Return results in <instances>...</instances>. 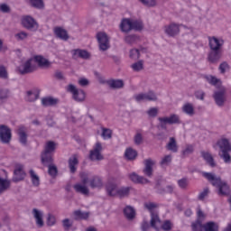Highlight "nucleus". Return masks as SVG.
Returning a JSON list of instances; mask_svg holds the SVG:
<instances>
[{
	"label": "nucleus",
	"instance_id": "nucleus-1",
	"mask_svg": "<svg viewBox=\"0 0 231 231\" xmlns=\"http://www.w3.org/2000/svg\"><path fill=\"white\" fill-rule=\"evenodd\" d=\"M204 79L208 82V84H211V86L219 88L218 90L214 92L213 98L218 107H223L225 106V102H226V88L221 86V79L212 75L205 76Z\"/></svg>",
	"mask_w": 231,
	"mask_h": 231
},
{
	"label": "nucleus",
	"instance_id": "nucleus-2",
	"mask_svg": "<svg viewBox=\"0 0 231 231\" xmlns=\"http://www.w3.org/2000/svg\"><path fill=\"white\" fill-rule=\"evenodd\" d=\"M202 176L210 181L213 187H217L218 189V196H228L230 194V186L226 181L222 180L221 177L216 176L214 173L203 171Z\"/></svg>",
	"mask_w": 231,
	"mask_h": 231
},
{
	"label": "nucleus",
	"instance_id": "nucleus-3",
	"mask_svg": "<svg viewBox=\"0 0 231 231\" xmlns=\"http://www.w3.org/2000/svg\"><path fill=\"white\" fill-rule=\"evenodd\" d=\"M57 148V143L53 141H49L45 144L44 152L42 153V165H48L53 162V152Z\"/></svg>",
	"mask_w": 231,
	"mask_h": 231
},
{
	"label": "nucleus",
	"instance_id": "nucleus-4",
	"mask_svg": "<svg viewBox=\"0 0 231 231\" xmlns=\"http://www.w3.org/2000/svg\"><path fill=\"white\" fill-rule=\"evenodd\" d=\"M217 145L220 149V158L224 160L225 163H231V156H230V151H231V144L230 141L226 138H222L217 141Z\"/></svg>",
	"mask_w": 231,
	"mask_h": 231
},
{
	"label": "nucleus",
	"instance_id": "nucleus-5",
	"mask_svg": "<svg viewBox=\"0 0 231 231\" xmlns=\"http://www.w3.org/2000/svg\"><path fill=\"white\" fill-rule=\"evenodd\" d=\"M157 207L158 205L154 202H144V208H146V210H149V212L151 213V226H152V228H155V230H158V228L162 226V221L160 220L158 214L154 212Z\"/></svg>",
	"mask_w": 231,
	"mask_h": 231
},
{
	"label": "nucleus",
	"instance_id": "nucleus-6",
	"mask_svg": "<svg viewBox=\"0 0 231 231\" xmlns=\"http://www.w3.org/2000/svg\"><path fill=\"white\" fill-rule=\"evenodd\" d=\"M129 190H131L129 187L118 188L116 184L112 182H108L106 184V192L108 196H119V198H125V196H129Z\"/></svg>",
	"mask_w": 231,
	"mask_h": 231
},
{
	"label": "nucleus",
	"instance_id": "nucleus-7",
	"mask_svg": "<svg viewBox=\"0 0 231 231\" xmlns=\"http://www.w3.org/2000/svg\"><path fill=\"white\" fill-rule=\"evenodd\" d=\"M79 176L81 183L75 184L74 189L76 192L83 194V196H88L89 194V188H88V183H89V173L83 171L79 174Z\"/></svg>",
	"mask_w": 231,
	"mask_h": 231
},
{
	"label": "nucleus",
	"instance_id": "nucleus-8",
	"mask_svg": "<svg viewBox=\"0 0 231 231\" xmlns=\"http://www.w3.org/2000/svg\"><path fill=\"white\" fill-rule=\"evenodd\" d=\"M20 75H28L37 71V65H35V60L33 59H29L23 61L16 69Z\"/></svg>",
	"mask_w": 231,
	"mask_h": 231
},
{
	"label": "nucleus",
	"instance_id": "nucleus-9",
	"mask_svg": "<svg viewBox=\"0 0 231 231\" xmlns=\"http://www.w3.org/2000/svg\"><path fill=\"white\" fill-rule=\"evenodd\" d=\"M67 91L71 93L72 97L76 102H84V100H86V92L82 89L77 88L73 84L67 87Z\"/></svg>",
	"mask_w": 231,
	"mask_h": 231
},
{
	"label": "nucleus",
	"instance_id": "nucleus-10",
	"mask_svg": "<svg viewBox=\"0 0 231 231\" xmlns=\"http://www.w3.org/2000/svg\"><path fill=\"white\" fill-rule=\"evenodd\" d=\"M89 159L92 162H100V160H104V155H102V143H96L93 149L90 151Z\"/></svg>",
	"mask_w": 231,
	"mask_h": 231
},
{
	"label": "nucleus",
	"instance_id": "nucleus-11",
	"mask_svg": "<svg viewBox=\"0 0 231 231\" xmlns=\"http://www.w3.org/2000/svg\"><path fill=\"white\" fill-rule=\"evenodd\" d=\"M22 24L23 28H26V30H30L31 32H37V30H39V23H37V21L32 16L23 17Z\"/></svg>",
	"mask_w": 231,
	"mask_h": 231
},
{
	"label": "nucleus",
	"instance_id": "nucleus-12",
	"mask_svg": "<svg viewBox=\"0 0 231 231\" xmlns=\"http://www.w3.org/2000/svg\"><path fill=\"white\" fill-rule=\"evenodd\" d=\"M187 28L185 25H180L178 23H171L169 25L164 26V32L169 37H176V35L180 34V28Z\"/></svg>",
	"mask_w": 231,
	"mask_h": 231
},
{
	"label": "nucleus",
	"instance_id": "nucleus-13",
	"mask_svg": "<svg viewBox=\"0 0 231 231\" xmlns=\"http://www.w3.org/2000/svg\"><path fill=\"white\" fill-rule=\"evenodd\" d=\"M97 39L99 44V49L101 51H106L109 50L110 45H109V37L106 32H98L97 34Z\"/></svg>",
	"mask_w": 231,
	"mask_h": 231
},
{
	"label": "nucleus",
	"instance_id": "nucleus-14",
	"mask_svg": "<svg viewBox=\"0 0 231 231\" xmlns=\"http://www.w3.org/2000/svg\"><path fill=\"white\" fill-rule=\"evenodd\" d=\"M0 140L3 143H9L12 140V130L5 125L0 126Z\"/></svg>",
	"mask_w": 231,
	"mask_h": 231
},
{
	"label": "nucleus",
	"instance_id": "nucleus-15",
	"mask_svg": "<svg viewBox=\"0 0 231 231\" xmlns=\"http://www.w3.org/2000/svg\"><path fill=\"white\" fill-rule=\"evenodd\" d=\"M208 42L210 50H215L218 51H221V48H223V44H225L223 39H218L216 37H209Z\"/></svg>",
	"mask_w": 231,
	"mask_h": 231
},
{
	"label": "nucleus",
	"instance_id": "nucleus-16",
	"mask_svg": "<svg viewBox=\"0 0 231 231\" xmlns=\"http://www.w3.org/2000/svg\"><path fill=\"white\" fill-rule=\"evenodd\" d=\"M32 216L35 219L36 226L39 228H42V226H44V220L42 219V217H44V213L42 210H39L37 208H33L32 209Z\"/></svg>",
	"mask_w": 231,
	"mask_h": 231
},
{
	"label": "nucleus",
	"instance_id": "nucleus-17",
	"mask_svg": "<svg viewBox=\"0 0 231 231\" xmlns=\"http://www.w3.org/2000/svg\"><path fill=\"white\" fill-rule=\"evenodd\" d=\"M17 134L19 136V142L22 145H26L28 142V129L24 126H20L17 130Z\"/></svg>",
	"mask_w": 231,
	"mask_h": 231
},
{
	"label": "nucleus",
	"instance_id": "nucleus-18",
	"mask_svg": "<svg viewBox=\"0 0 231 231\" xmlns=\"http://www.w3.org/2000/svg\"><path fill=\"white\" fill-rule=\"evenodd\" d=\"M54 35L60 39L61 41H68L69 39V34H68V31L62 27H55L53 29Z\"/></svg>",
	"mask_w": 231,
	"mask_h": 231
},
{
	"label": "nucleus",
	"instance_id": "nucleus-19",
	"mask_svg": "<svg viewBox=\"0 0 231 231\" xmlns=\"http://www.w3.org/2000/svg\"><path fill=\"white\" fill-rule=\"evenodd\" d=\"M26 173L24 172V167L23 165H17L14 170V176L13 178V181H22L23 178H25Z\"/></svg>",
	"mask_w": 231,
	"mask_h": 231
},
{
	"label": "nucleus",
	"instance_id": "nucleus-20",
	"mask_svg": "<svg viewBox=\"0 0 231 231\" xmlns=\"http://www.w3.org/2000/svg\"><path fill=\"white\" fill-rule=\"evenodd\" d=\"M144 165L143 173L151 178V176H152V167L156 165V162L152 159H147L144 161Z\"/></svg>",
	"mask_w": 231,
	"mask_h": 231
},
{
	"label": "nucleus",
	"instance_id": "nucleus-21",
	"mask_svg": "<svg viewBox=\"0 0 231 231\" xmlns=\"http://www.w3.org/2000/svg\"><path fill=\"white\" fill-rule=\"evenodd\" d=\"M88 183L91 189H101V187L104 185L102 183V179H100V177L98 176L91 177V174H89Z\"/></svg>",
	"mask_w": 231,
	"mask_h": 231
},
{
	"label": "nucleus",
	"instance_id": "nucleus-22",
	"mask_svg": "<svg viewBox=\"0 0 231 231\" xmlns=\"http://www.w3.org/2000/svg\"><path fill=\"white\" fill-rule=\"evenodd\" d=\"M34 62H37L40 68H51V61L48 60L46 58L42 57V55H38L34 57Z\"/></svg>",
	"mask_w": 231,
	"mask_h": 231
},
{
	"label": "nucleus",
	"instance_id": "nucleus-23",
	"mask_svg": "<svg viewBox=\"0 0 231 231\" xmlns=\"http://www.w3.org/2000/svg\"><path fill=\"white\" fill-rule=\"evenodd\" d=\"M121 31L127 33L128 32H131L133 30V20L129 18H125L122 20L120 24Z\"/></svg>",
	"mask_w": 231,
	"mask_h": 231
},
{
	"label": "nucleus",
	"instance_id": "nucleus-24",
	"mask_svg": "<svg viewBox=\"0 0 231 231\" xmlns=\"http://www.w3.org/2000/svg\"><path fill=\"white\" fill-rule=\"evenodd\" d=\"M79 165V155L74 154L69 159V169L70 172H77V167Z\"/></svg>",
	"mask_w": 231,
	"mask_h": 231
},
{
	"label": "nucleus",
	"instance_id": "nucleus-25",
	"mask_svg": "<svg viewBox=\"0 0 231 231\" xmlns=\"http://www.w3.org/2000/svg\"><path fill=\"white\" fill-rule=\"evenodd\" d=\"M208 59L209 62H217L221 59V51L210 50Z\"/></svg>",
	"mask_w": 231,
	"mask_h": 231
},
{
	"label": "nucleus",
	"instance_id": "nucleus-26",
	"mask_svg": "<svg viewBox=\"0 0 231 231\" xmlns=\"http://www.w3.org/2000/svg\"><path fill=\"white\" fill-rule=\"evenodd\" d=\"M107 84L112 89H122L124 88V80L122 79H110Z\"/></svg>",
	"mask_w": 231,
	"mask_h": 231
},
{
	"label": "nucleus",
	"instance_id": "nucleus-27",
	"mask_svg": "<svg viewBox=\"0 0 231 231\" xmlns=\"http://www.w3.org/2000/svg\"><path fill=\"white\" fill-rule=\"evenodd\" d=\"M129 178L132 181H134V183H143V185L149 183V180L145 179L144 177H140L136 173H131Z\"/></svg>",
	"mask_w": 231,
	"mask_h": 231
},
{
	"label": "nucleus",
	"instance_id": "nucleus-28",
	"mask_svg": "<svg viewBox=\"0 0 231 231\" xmlns=\"http://www.w3.org/2000/svg\"><path fill=\"white\" fill-rule=\"evenodd\" d=\"M73 57H79L80 59H89L91 55L86 50L76 49L72 51Z\"/></svg>",
	"mask_w": 231,
	"mask_h": 231
},
{
	"label": "nucleus",
	"instance_id": "nucleus-29",
	"mask_svg": "<svg viewBox=\"0 0 231 231\" xmlns=\"http://www.w3.org/2000/svg\"><path fill=\"white\" fill-rule=\"evenodd\" d=\"M124 214H125V217L131 221L132 219H134V217L136 216V211L134 210V208L133 207L127 206L124 209Z\"/></svg>",
	"mask_w": 231,
	"mask_h": 231
},
{
	"label": "nucleus",
	"instance_id": "nucleus-30",
	"mask_svg": "<svg viewBox=\"0 0 231 231\" xmlns=\"http://www.w3.org/2000/svg\"><path fill=\"white\" fill-rule=\"evenodd\" d=\"M29 174L32 185L34 187H39V185H41V179L39 178V175H37L33 170H30Z\"/></svg>",
	"mask_w": 231,
	"mask_h": 231
},
{
	"label": "nucleus",
	"instance_id": "nucleus-31",
	"mask_svg": "<svg viewBox=\"0 0 231 231\" xmlns=\"http://www.w3.org/2000/svg\"><path fill=\"white\" fill-rule=\"evenodd\" d=\"M202 158L205 160V162H207L209 167H216V162H214V157H212V154L203 152Z\"/></svg>",
	"mask_w": 231,
	"mask_h": 231
},
{
	"label": "nucleus",
	"instance_id": "nucleus-32",
	"mask_svg": "<svg viewBox=\"0 0 231 231\" xmlns=\"http://www.w3.org/2000/svg\"><path fill=\"white\" fill-rule=\"evenodd\" d=\"M58 100L56 98H53L51 97H42V105L44 107H48L50 106H55L57 104Z\"/></svg>",
	"mask_w": 231,
	"mask_h": 231
},
{
	"label": "nucleus",
	"instance_id": "nucleus-33",
	"mask_svg": "<svg viewBox=\"0 0 231 231\" xmlns=\"http://www.w3.org/2000/svg\"><path fill=\"white\" fill-rule=\"evenodd\" d=\"M182 111L185 113V115H188L189 116H193L194 115V105L190 103H186L182 106Z\"/></svg>",
	"mask_w": 231,
	"mask_h": 231
},
{
	"label": "nucleus",
	"instance_id": "nucleus-34",
	"mask_svg": "<svg viewBox=\"0 0 231 231\" xmlns=\"http://www.w3.org/2000/svg\"><path fill=\"white\" fill-rule=\"evenodd\" d=\"M166 148L168 151H171V152H178V144L176 143V139L174 137L170 138V142L168 143Z\"/></svg>",
	"mask_w": 231,
	"mask_h": 231
},
{
	"label": "nucleus",
	"instance_id": "nucleus-35",
	"mask_svg": "<svg viewBox=\"0 0 231 231\" xmlns=\"http://www.w3.org/2000/svg\"><path fill=\"white\" fill-rule=\"evenodd\" d=\"M10 189V180L0 177V194Z\"/></svg>",
	"mask_w": 231,
	"mask_h": 231
},
{
	"label": "nucleus",
	"instance_id": "nucleus-36",
	"mask_svg": "<svg viewBox=\"0 0 231 231\" xmlns=\"http://www.w3.org/2000/svg\"><path fill=\"white\" fill-rule=\"evenodd\" d=\"M37 98H39V92L35 90L27 91L26 100H28V102H35Z\"/></svg>",
	"mask_w": 231,
	"mask_h": 231
},
{
	"label": "nucleus",
	"instance_id": "nucleus-37",
	"mask_svg": "<svg viewBox=\"0 0 231 231\" xmlns=\"http://www.w3.org/2000/svg\"><path fill=\"white\" fill-rule=\"evenodd\" d=\"M125 156L127 160H134L138 156V152L133 148H127L125 152Z\"/></svg>",
	"mask_w": 231,
	"mask_h": 231
},
{
	"label": "nucleus",
	"instance_id": "nucleus-38",
	"mask_svg": "<svg viewBox=\"0 0 231 231\" xmlns=\"http://www.w3.org/2000/svg\"><path fill=\"white\" fill-rule=\"evenodd\" d=\"M141 5L146 6V8H154L158 5V1L156 0H138Z\"/></svg>",
	"mask_w": 231,
	"mask_h": 231
},
{
	"label": "nucleus",
	"instance_id": "nucleus-39",
	"mask_svg": "<svg viewBox=\"0 0 231 231\" xmlns=\"http://www.w3.org/2000/svg\"><path fill=\"white\" fill-rule=\"evenodd\" d=\"M132 30L136 32L143 30V23L141 20H132Z\"/></svg>",
	"mask_w": 231,
	"mask_h": 231
},
{
	"label": "nucleus",
	"instance_id": "nucleus-40",
	"mask_svg": "<svg viewBox=\"0 0 231 231\" xmlns=\"http://www.w3.org/2000/svg\"><path fill=\"white\" fill-rule=\"evenodd\" d=\"M101 136L105 140H111V138L113 137V131L109 128H102Z\"/></svg>",
	"mask_w": 231,
	"mask_h": 231
},
{
	"label": "nucleus",
	"instance_id": "nucleus-41",
	"mask_svg": "<svg viewBox=\"0 0 231 231\" xmlns=\"http://www.w3.org/2000/svg\"><path fill=\"white\" fill-rule=\"evenodd\" d=\"M75 219H88L89 213L82 212L80 210L74 211Z\"/></svg>",
	"mask_w": 231,
	"mask_h": 231
},
{
	"label": "nucleus",
	"instance_id": "nucleus-42",
	"mask_svg": "<svg viewBox=\"0 0 231 231\" xmlns=\"http://www.w3.org/2000/svg\"><path fill=\"white\" fill-rule=\"evenodd\" d=\"M158 120L160 122V125H161L162 129H166L167 124H169L171 125V119L169 116L159 117Z\"/></svg>",
	"mask_w": 231,
	"mask_h": 231
},
{
	"label": "nucleus",
	"instance_id": "nucleus-43",
	"mask_svg": "<svg viewBox=\"0 0 231 231\" xmlns=\"http://www.w3.org/2000/svg\"><path fill=\"white\" fill-rule=\"evenodd\" d=\"M131 68L134 71H142V69H143V60H139L132 64Z\"/></svg>",
	"mask_w": 231,
	"mask_h": 231
},
{
	"label": "nucleus",
	"instance_id": "nucleus-44",
	"mask_svg": "<svg viewBox=\"0 0 231 231\" xmlns=\"http://www.w3.org/2000/svg\"><path fill=\"white\" fill-rule=\"evenodd\" d=\"M32 6L39 10L44 8V2L42 0H30Z\"/></svg>",
	"mask_w": 231,
	"mask_h": 231
},
{
	"label": "nucleus",
	"instance_id": "nucleus-45",
	"mask_svg": "<svg viewBox=\"0 0 231 231\" xmlns=\"http://www.w3.org/2000/svg\"><path fill=\"white\" fill-rule=\"evenodd\" d=\"M208 194H210V189H208V188H205L203 191L199 194L198 199H199V201H203L206 198H208Z\"/></svg>",
	"mask_w": 231,
	"mask_h": 231
},
{
	"label": "nucleus",
	"instance_id": "nucleus-46",
	"mask_svg": "<svg viewBox=\"0 0 231 231\" xmlns=\"http://www.w3.org/2000/svg\"><path fill=\"white\" fill-rule=\"evenodd\" d=\"M14 38L18 41H26L28 39V34L26 32H20L14 34Z\"/></svg>",
	"mask_w": 231,
	"mask_h": 231
},
{
	"label": "nucleus",
	"instance_id": "nucleus-47",
	"mask_svg": "<svg viewBox=\"0 0 231 231\" xmlns=\"http://www.w3.org/2000/svg\"><path fill=\"white\" fill-rule=\"evenodd\" d=\"M57 223V218L52 214H48L47 216V225L48 226H53Z\"/></svg>",
	"mask_w": 231,
	"mask_h": 231
},
{
	"label": "nucleus",
	"instance_id": "nucleus-48",
	"mask_svg": "<svg viewBox=\"0 0 231 231\" xmlns=\"http://www.w3.org/2000/svg\"><path fill=\"white\" fill-rule=\"evenodd\" d=\"M43 165H47L49 167V174L51 176H57V166L53 165V162Z\"/></svg>",
	"mask_w": 231,
	"mask_h": 231
},
{
	"label": "nucleus",
	"instance_id": "nucleus-49",
	"mask_svg": "<svg viewBox=\"0 0 231 231\" xmlns=\"http://www.w3.org/2000/svg\"><path fill=\"white\" fill-rule=\"evenodd\" d=\"M138 37L134 34H130L125 36V42H127L128 44H133L134 42H136V41H138Z\"/></svg>",
	"mask_w": 231,
	"mask_h": 231
},
{
	"label": "nucleus",
	"instance_id": "nucleus-50",
	"mask_svg": "<svg viewBox=\"0 0 231 231\" xmlns=\"http://www.w3.org/2000/svg\"><path fill=\"white\" fill-rule=\"evenodd\" d=\"M168 117L170 118V125H172L174 124H180V116L172 114Z\"/></svg>",
	"mask_w": 231,
	"mask_h": 231
},
{
	"label": "nucleus",
	"instance_id": "nucleus-51",
	"mask_svg": "<svg viewBox=\"0 0 231 231\" xmlns=\"http://www.w3.org/2000/svg\"><path fill=\"white\" fill-rule=\"evenodd\" d=\"M194 152V146L191 144H188L186 148L182 151L183 156H189V154H192Z\"/></svg>",
	"mask_w": 231,
	"mask_h": 231
},
{
	"label": "nucleus",
	"instance_id": "nucleus-52",
	"mask_svg": "<svg viewBox=\"0 0 231 231\" xmlns=\"http://www.w3.org/2000/svg\"><path fill=\"white\" fill-rule=\"evenodd\" d=\"M130 58H132L134 60L140 59V51L137 49H132L130 51Z\"/></svg>",
	"mask_w": 231,
	"mask_h": 231
},
{
	"label": "nucleus",
	"instance_id": "nucleus-53",
	"mask_svg": "<svg viewBox=\"0 0 231 231\" xmlns=\"http://www.w3.org/2000/svg\"><path fill=\"white\" fill-rule=\"evenodd\" d=\"M220 73H226L230 69V65L226 61L222 62L219 65Z\"/></svg>",
	"mask_w": 231,
	"mask_h": 231
},
{
	"label": "nucleus",
	"instance_id": "nucleus-54",
	"mask_svg": "<svg viewBox=\"0 0 231 231\" xmlns=\"http://www.w3.org/2000/svg\"><path fill=\"white\" fill-rule=\"evenodd\" d=\"M146 95L148 96V102H156L158 100V97L153 91L146 92Z\"/></svg>",
	"mask_w": 231,
	"mask_h": 231
},
{
	"label": "nucleus",
	"instance_id": "nucleus-55",
	"mask_svg": "<svg viewBox=\"0 0 231 231\" xmlns=\"http://www.w3.org/2000/svg\"><path fill=\"white\" fill-rule=\"evenodd\" d=\"M134 100L138 103L145 102V95L143 93L135 94L134 96Z\"/></svg>",
	"mask_w": 231,
	"mask_h": 231
},
{
	"label": "nucleus",
	"instance_id": "nucleus-56",
	"mask_svg": "<svg viewBox=\"0 0 231 231\" xmlns=\"http://www.w3.org/2000/svg\"><path fill=\"white\" fill-rule=\"evenodd\" d=\"M6 98H8V90L0 89V104H3Z\"/></svg>",
	"mask_w": 231,
	"mask_h": 231
},
{
	"label": "nucleus",
	"instance_id": "nucleus-57",
	"mask_svg": "<svg viewBox=\"0 0 231 231\" xmlns=\"http://www.w3.org/2000/svg\"><path fill=\"white\" fill-rule=\"evenodd\" d=\"M171 162H172V156L171 155H166L162 158V160L161 161V165H168L171 163Z\"/></svg>",
	"mask_w": 231,
	"mask_h": 231
},
{
	"label": "nucleus",
	"instance_id": "nucleus-58",
	"mask_svg": "<svg viewBox=\"0 0 231 231\" xmlns=\"http://www.w3.org/2000/svg\"><path fill=\"white\" fill-rule=\"evenodd\" d=\"M62 224L65 230H69V228H71L73 225V222H71V220H69V218H65L63 219Z\"/></svg>",
	"mask_w": 231,
	"mask_h": 231
},
{
	"label": "nucleus",
	"instance_id": "nucleus-59",
	"mask_svg": "<svg viewBox=\"0 0 231 231\" xmlns=\"http://www.w3.org/2000/svg\"><path fill=\"white\" fill-rule=\"evenodd\" d=\"M162 230H165V231L171 230V228H172V223H171V221H169V220H166V221H164V223L162 225Z\"/></svg>",
	"mask_w": 231,
	"mask_h": 231
},
{
	"label": "nucleus",
	"instance_id": "nucleus-60",
	"mask_svg": "<svg viewBox=\"0 0 231 231\" xmlns=\"http://www.w3.org/2000/svg\"><path fill=\"white\" fill-rule=\"evenodd\" d=\"M147 115L152 116V117L157 116H158V108H156V107L150 108L147 111Z\"/></svg>",
	"mask_w": 231,
	"mask_h": 231
},
{
	"label": "nucleus",
	"instance_id": "nucleus-61",
	"mask_svg": "<svg viewBox=\"0 0 231 231\" xmlns=\"http://www.w3.org/2000/svg\"><path fill=\"white\" fill-rule=\"evenodd\" d=\"M143 142V137L142 136V134H136L134 136V143L136 145H140Z\"/></svg>",
	"mask_w": 231,
	"mask_h": 231
},
{
	"label": "nucleus",
	"instance_id": "nucleus-62",
	"mask_svg": "<svg viewBox=\"0 0 231 231\" xmlns=\"http://www.w3.org/2000/svg\"><path fill=\"white\" fill-rule=\"evenodd\" d=\"M0 12H3L4 14H8L10 12V6L6 4L0 5Z\"/></svg>",
	"mask_w": 231,
	"mask_h": 231
},
{
	"label": "nucleus",
	"instance_id": "nucleus-63",
	"mask_svg": "<svg viewBox=\"0 0 231 231\" xmlns=\"http://www.w3.org/2000/svg\"><path fill=\"white\" fill-rule=\"evenodd\" d=\"M78 84H79V86H88L89 85V80L86 78H80L78 81Z\"/></svg>",
	"mask_w": 231,
	"mask_h": 231
},
{
	"label": "nucleus",
	"instance_id": "nucleus-64",
	"mask_svg": "<svg viewBox=\"0 0 231 231\" xmlns=\"http://www.w3.org/2000/svg\"><path fill=\"white\" fill-rule=\"evenodd\" d=\"M178 185L180 189H185L187 187V179H180L178 180Z\"/></svg>",
	"mask_w": 231,
	"mask_h": 231
}]
</instances>
